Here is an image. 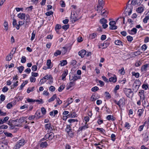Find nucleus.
Instances as JSON below:
<instances>
[{
    "mask_svg": "<svg viewBox=\"0 0 149 149\" xmlns=\"http://www.w3.org/2000/svg\"><path fill=\"white\" fill-rule=\"evenodd\" d=\"M125 104V99L124 98L120 99L118 101L117 105L120 108L123 107Z\"/></svg>",
    "mask_w": 149,
    "mask_h": 149,
    "instance_id": "4",
    "label": "nucleus"
},
{
    "mask_svg": "<svg viewBox=\"0 0 149 149\" xmlns=\"http://www.w3.org/2000/svg\"><path fill=\"white\" fill-rule=\"evenodd\" d=\"M56 97V94H54L53 96L50 99H49L48 100V102H50L52 101H54Z\"/></svg>",
    "mask_w": 149,
    "mask_h": 149,
    "instance_id": "26",
    "label": "nucleus"
},
{
    "mask_svg": "<svg viewBox=\"0 0 149 149\" xmlns=\"http://www.w3.org/2000/svg\"><path fill=\"white\" fill-rule=\"evenodd\" d=\"M141 84V81L139 79L136 80L133 84L132 89L135 92H136Z\"/></svg>",
    "mask_w": 149,
    "mask_h": 149,
    "instance_id": "1",
    "label": "nucleus"
},
{
    "mask_svg": "<svg viewBox=\"0 0 149 149\" xmlns=\"http://www.w3.org/2000/svg\"><path fill=\"white\" fill-rule=\"evenodd\" d=\"M71 130H72V129L70 125H67L66 128L65 129V131L67 132H70Z\"/></svg>",
    "mask_w": 149,
    "mask_h": 149,
    "instance_id": "37",
    "label": "nucleus"
},
{
    "mask_svg": "<svg viewBox=\"0 0 149 149\" xmlns=\"http://www.w3.org/2000/svg\"><path fill=\"white\" fill-rule=\"evenodd\" d=\"M65 88V85H61L60 86L58 89V91L59 92H61Z\"/></svg>",
    "mask_w": 149,
    "mask_h": 149,
    "instance_id": "46",
    "label": "nucleus"
},
{
    "mask_svg": "<svg viewBox=\"0 0 149 149\" xmlns=\"http://www.w3.org/2000/svg\"><path fill=\"white\" fill-rule=\"evenodd\" d=\"M6 145L3 143H0V149H4Z\"/></svg>",
    "mask_w": 149,
    "mask_h": 149,
    "instance_id": "52",
    "label": "nucleus"
},
{
    "mask_svg": "<svg viewBox=\"0 0 149 149\" xmlns=\"http://www.w3.org/2000/svg\"><path fill=\"white\" fill-rule=\"evenodd\" d=\"M80 19V17H78L77 13H74L73 15L71 14L70 16V19L72 22H75Z\"/></svg>",
    "mask_w": 149,
    "mask_h": 149,
    "instance_id": "3",
    "label": "nucleus"
},
{
    "mask_svg": "<svg viewBox=\"0 0 149 149\" xmlns=\"http://www.w3.org/2000/svg\"><path fill=\"white\" fill-rule=\"evenodd\" d=\"M100 22L102 24L104 23H107V20L104 18H103L100 19Z\"/></svg>",
    "mask_w": 149,
    "mask_h": 149,
    "instance_id": "40",
    "label": "nucleus"
},
{
    "mask_svg": "<svg viewBox=\"0 0 149 149\" xmlns=\"http://www.w3.org/2000/svg\"><path fill=\"white\" fill-rule=\"evenodd\" d=\"M34 88V87H32V88H29L27 90V92L28 93H29L33 91V89Z\"/></svg>",
    "mask_w": 149,
    "mask_h": 149,
    "instance_id": "51",
    "label": "nucleus"
},
{
    "mask_svg": "<svg viewBox=\"0 0 149 149\" xmlns=\"http://www.w3.org/2000/svg\"><path fill=\"white\" fill-rule=\"evenodd\" d=\"M144 10V8L143 7H139L136 10L137 12L139 13H141L143 12Z\"/></svg>",
    "mask_w": 149,
    "mask_h": 149,
    "instance_id": "21",
    "label": "nucleus"
},
{
    "mask_svg": "<svg viewBox=\"0 0 149 149\" xmlns=\"http://www.w3.org/2000/svg\"><path fill=\"white\" fill-rule=\"evenodd\" d=\"M68 116L70 118H74L77 116L76 113L74 112H70L69 114L68 115Z\"/></svg>",
    "mask_w": 149,
    "mask_h": 149,
    "instance_id": "18",
    "label": "nucleus"
},
{
    "mask_svg": "<svg viewBox=\"0 0 149 149\" xmlns=\"http://www.w3.org/2000/svg\"><path fill=\"white\" fill-rule=\"evenodd\" d=\"M86 51L84 49H82L79 52V55L81 56L82 58L84 57V56L86 54Z\"/></svg>",
    "mask_w": 149,
    "mask_h": 149,
    "instance_id": "11",
    "label": "nucleus"
},
{
    "mask_svg": "<svg viewBox=\"0 0 149 149\" xmlns=\"http://www.w3.org/2000/svg\"><path fill=\"white\" fill-rule=\"evenodd\" d=\"M25 23L26 24V22H25L24 21L23 22L22 21H20L18 22V24H17V26H16V28L17 30H18L19 29L20 26H21Z\"/></svg>",
    "mask_w": 149,
    "mask_h": 149,
    "instance_id": "19",
    "label": "nucleus"
},
{
    "mask_svg": "<svg viewBox=\"0 0 149 149\" xmlns=\"http://www.w3.org/2000/svg\"><path fill=\"white\" fill-rule=\"evenodd\" d=\"M116 23L115 21H111L109 23L110 26V29L111 30H115L117 29V26L115 25Z\"/></svg>",
    "mask_w": 149,
    "mask_h": 149,
    "instance_id": "5",
    "label": "nucleus"
},
{
    "mask_svg": "<svg viewBox=\"0 0 149 149\" xmlns=\"http://www.w3.org/2000/svg\"><path fill=\"white\" fill-rule=\"evenodd\" d=\"M148 86L149 85L148 84H143L142 86V88L144 90H146L147 89H149Z\"/></svg>",
    "mask_w": 149,
    "mask_h": 149,
    "instance_id": "32",
    "label": "nucleus"
},
{
    "mask_svg": "<svg viewBox=\"0 0 149 149\" xmlns=\"http://www.w3.org/2000/svg\"><path fill=\"white\" fill-rule=\"evenodd\" d=\"M131 3L134 6H135L136 4L140 5V3H137L136 0H132Z\"/></svg>",
    "mask_w": 149,
    "mask_h": 149,
    "instance_id": "55",
    "label": "nucleus"
},
{
    "mask_svg": "<svg viewBox=\"0 0 149 149\" xmlns=\"http://www.w3.org/2000/svg\"><path fill=\"white\" fill-rule=\"evenodd\" d=\"M109 81L110 82H115L116 81L117 78L116 76L114 75V77H112L109 78Z\"/></svg>",
    "mask_w": 149,
    "mask_h": 149,
    "instance_id": "23",
    "label": "nucleus"
},
{
    "mask_svg": "<svg viewBox=\"0 0 149 149\" xmlns=\"http://www.w3.org/2000/svg\"><path fill=\"white\" fill-rule=\"evenodd\" d=\"M115 44L118 45H122V42L120 40H115L114 42Z\"/></svg>",
    "mask_w": 149,
    "mask_h": 149,
    "instance_id": "33",
    "label": "nucleus"
},
{
    "mask_svg": "<svg viewBox=\"0 0 149 149\" xmlns=\"http://www.w3.org/2000/svg\"><path fill=\"white\" fill-rule=\"evenodd\" d=\"M41 111L43 115H45L46 114V111L45 108L43 107H42L41 108Z\"/></svg>",
    "mask_w": 149,
    "mask_h": 149,
    "instance_id": "62",
    "label": "nucleus"
},
{
    "mask_svg": "<svg viewBox=\"0 0 149 149\" xmlns=\"http://www.w3.org/2000/svg\"><path fill=\"white\" fill-rule=\"evenodd\" d=\"M49 79H50V82L51 83H52L53 82V78L51 75L47 74L46 75L42 78V80H46Z\"/></svg>",
    "mask_w": 149,
    "mask_h": 149,
    "instance_id": "8",
    "label": "nucleus"
},
{
    "mask_svg": "<svg viewBox=\"0 0 149 149\" xmlns=\"http://www.w3.org/2000/svg\"><path fill=\"white\" fill-rule=\"evenodd\" d=\"M149 19V17L148 16H146L145 18L143 19V22L144 23H146L147 21Z\"/></svg>",
    "mask_w": 149,
    "mask_h": 149,
    "instance_id": "56",
    "label": "nucleus"
},
{
    "mask_svg": "<svg viewBox=\"0 0 149 149\" xmlns=\"http://www.w3.org/2000/svg\"><path fill=\"white\" fill-rule=\"evenodd\" d=\"M24 121V118H20L19 119H16L15 120H13V122H18V123H19L18 124H19L21 125V124L22 123H23Z\"/></svg>",
    "mask_w": 149,
    "mask_h": 149,
    "instance_id": "20",
    "label": "nucleus"
},
{
    "mask_svg": "<svg viewBox=\"0 0 149 149\" xmlns=\"http://www.w3.org/2000/svg\"><path fill=\"white\" fill-rule=\"evenodd\" d=\"M10 128L11 129H14L15 127V126H17V127H20L21 126V125L20 124H16L15 125H13L12 124V125L11 126H10Z\"/></svg>",
    "mask_w": 149,
    "mask_h": 149,
    "instance_id": "50",
    "label": "nucleus"
},
{
    "mask_svg": "<svg viewBox=\"0 0 149 149\" xmlns=\"http://www.w3.org/2000/svg\"><path fill=\"white\" fill-rule=\"evenodd\" d=\"M13 81V84L11 86V89H13L15 87H16L18 85V81Z\"/></svg>",
    "mask_w": 149,
    "mask_h": 149,
    "instance_id": "24",
    "label": "nucleus"
},
{
    "mask_svg": "<svg viewBox=\"0 0 149 149\" xmlns=\"http://www.w3.org/2000/svg\"><path fill=\"white\" fill-rule=\"evenodd\" d=\"M12 55L10 54L8 55L6 57V60L8 61H10L12 58Z\"/></svg>",
    "mask_w": 149,
    "mask_h": 149,
    "instance_id": "44",
    "label": "nucleus"
},
{
    "mask_svg": "<svg viewBox=\"0 0 149 149\" xmlns=\"http://www.w3.org/2000/svg\"><path fill=\"white\" fill-rule=\"evenodd\" d=\"M130 125L128 122H126L125 125V127L127 129H129L130 128Z\"/></svg>",
    "mask_w": 149,
    "mask_h": 149,
    "instance_id": "58",
    "label": "nucleus"
},
{
    "mask_svg": "<svg viewBox=\"0 0 149 149\" xmlns=\"http://www.w3.org/2000/svg\"><path fill=\"white\" fill-rule=\"evenodd\" d=\"M26 17V19L25 21H24V22H26V25H28L29 24V22H30V17L29 15H25V17Z\"/></svg>",
    "mask_w": 149,
    "mask_h": 149,
    "instance_id": "17",
    "label": "nucleus"
},
{
    "mask_svg": "<svg viewBox=\"0 0 149 149\" xmlns=\"http://www.w3.org/2000/svg\"><path fill=\"white\" fill-rule=\"evenodd\" d=\"M75 84V83L74 81L71 80V81L67 84L66 89L68 90L69 89L71 88L74 86Z\"/></svg>",
    "mask_w": 149,
    "mask_h": 149,
    "instance_id": "7",
    "label": "nucleus"
},
{
    "mask_svg": "<svg viewBox=\"0 0 149 149\" xmlns=\"http://www.w3.org/2000/svg\"><path fill=\"white\" fill-rule=\"evenodd\" d=\"M5 135L7 137H13V134L10 133L6 132L5 133Z\"/></svg>",
    "mask_w": 149,
    "mask_h": 149,
    "instance_id": "61",
    "label": "nucleus"
},
{
    "mask_svg": "<svg viewBox=\"0 0 149 149\" xmlns=\"http://www.w3.org/2000/svg\"><path fill=\"white\" fill-rule=\"evenodd\" d=\"M127 38L128 41L131 42L133 40V37L130 36H128L127 37Z\"/></svg>",
    "mask_w": 149,
    "mask_h": 149,
    "instance_id": "60",
    "label": "nucleus"
},
{
    "mask_svg": "<svg viewBox=\"0 0 149 149\" xmlns=\"http://www.w3.org/2000/svg\"><path fill=\"white\" fill-rule=\"evenodd\" d=\"M97 81H98L99 83L100 84L99 85L100 86L102 87L104 85V83L103 81L100 80H97L96 81L97 82Z\"/></svg>",
    "mask_w": 149,
    "mask_h": 149,
    "instance_id": "53",
    "label": "nucleus"
},
{
    "mask_svg": "<svg viewBox=\"0 0 149 149\" xmlns=\"http://www.w3.org/2000/svg\"><path fill=\"white\" fill-rule=\"evenodd\" d=\"M68 73V72L67 71H64L62 75V80L64 79L66 75H67Z\"/></svg>",
    "mask_w": 149,
    "mask_h": 149,
    "instance_id": "31",
    "label": "nucleus"
},
{
    "mask_svg": "<svg viewBox=\"0 0 149 149\" xmlns=\"http://www.w3.org/2000/svg\"><path fill=\"white\" fill-rule=\"evenodd\" d=\"M61 28V25L59 24H56L55 27V29L56 32H58V30Z\"/></svg>",
    "mask_w": 149,
    "mask_h": 149,
    "instance_id": "36",
    "label": "nucleus"
},
{
    "mask_svg": "<svg viewBox=\"0 0 149 149\" xmlns=\"http://www.w3.org/2000/svg\"><path fill=\"white\" fill-rule=\"evenodd\" d=\"M144 91L143 90H140L139 91L138 95L139 96L140 100L143 101L145 99Z\"/></svg>",
    "mask_w": 149,
    "mask_h": 149,
    "instance_id": "6",
    "label": "nucleus"
},
{
    "mask_svg": "<svg viewBox=\"0 0 149 149\" xmlns=\"http://www.w3.org/2000/svg\"><path fill=\"white\" fill-rule=\"evenodd\" d=\"M17 143L20 146H22L25 144V140L24 139H21L19 140Z\"/></svg>",
    "mask_w": 149,
    "mask_h": 149,
    "instance_id": "28",
    "label": "nucleus"
},
{
    "mask_svg": "<svg viewBox=\"0 0 149 149\" xmlns=\"http://www.w3.org/2000/svg\"><path fill=\"white\" fill-rule=\"evenodd\" d=\"M97 36V33H93L90 35L89 38L91 39H93L95 38Z\"/></svg>",
    "mask_w": 149,
    "mask_h": 149,
    "instance_id": "30",
    "label": "nucleus"
},
{
    "mask_svg": "<svg viewBox=\"0 0 149 149\" xmlns=\"http://www.w3.org/2000/svg\"><path fill=\"white\" fill-rule=\"evenodd\" d=\"M48 134V139L49 140H52L54 136V133L52 132H50L49 133H47Z\"/></svg>",
    "mask_w": 149,
    "mask_h": 149,
    "instance_id": "13",
    "label": "nucleus"
},
{
    "mask_svg": "<svg viewBox=\"0 0 149 149\" xmlns=\"http://www.w3.org/2000/svg\"><path fill=\"white\" fill-rule=\"evenodd\" d=\"M143 140L145 142L147 141L148 140V135L147 134H145L144 135Z\"/></svg>",
    "mask_w": 149,
    "mask_h": 149,
    "instance_id": "39",
    "label": "nucleus"
},
{
    "mask_svg": "<svg viewBox=\"0 0 149 149\" xmlns=\"http://www.w3.org/2000/svg\"><path fill=\"white\" fill-rule=\"evenodd\" d=\"M8 127L7 125H2L0 126V129H7Z\"/></svg>",
    "mask_w": 149,
    "mask_h": 149,
    "instance_id": "63",
    "label": "nucleus"
},
{
    "mask_svg": "<svg viewBox=\"0 0 149 149\" xmlns=\"http://www.w3.org/2000/svg\"><path fill=\"white\" fill-rule=\"evenodd\" d=\"M81 78L80 76H77V75H74L73 77V79L72 80L74 81L75 82V81L78 79H80Z\"/></svg>",
    "mask_w": 149,
    "mask_h": 149,
    "instance_id": "34",
    "label": "nucleus"
},
{
    "mask_svg": "<svg viewBox=\"0 0 149 149\" xmlns=\"http://www.w3.org/2000/svg\"><path fill=\"white\" fill-rule=\"evenodd\" d=\"M73 100L72 98H70L68 99V104L66 105V107L68 106L69 104L73 102Z\"/></svg>",
    "mask_w": 149,
    "mask_h": 149,
    "instance_id": "45",
    "label": "nucleus"
},
{
    "mask_svg": "<svg viewBox=\"0 0 149 149\" xmlns=\"http://www.w3.org/2000/svg\"><path fill=\"white\" fill-rule=\"evenodd\" d=\"M133 76H134L136 78H138L139 76V74L138 72L136 73L135 72H132Z\"/></svg>",
    "mask_w": 149,
    "mask_h": 149,
    "instance_id": "42",
    "label": "nucleus"
},
{
    "mask_svg": "<svg viewBox=\"0 0 149 149\" xmlns=\"http://www.w3.org/2000/svg\"><path fill=\"white\" fill-rule=\"evenodd\" d=\"M137 29L135 28H133L131 30H128L127 32L131 35H135L137 33Z\"/></svg>",
    "mask_w": 149,
    "mask_h": 149,
    "instance_id": "10",
    "label": "nucleus"
},
{
    "mask_svg": "<svg viewBox=\"0 0 149 149\" xmlns=\"http://www.w3.org/2000/svg\"><path fill=\"white\" fill-rule=\"evenodd\" d=\"M51 60L50 59H48L47 61V66H48V68H51L52 66H51Z\"/></svg>",
    "mask_w": 149,
    "mask_h": 149,
    "instance_id": "35",
    "label": "nucleus"
},
{
    "mask_svg": "<svg viewBox=\"0 0 149 149\" xmlns=\"http://www.w3.org/2000/svg\"><path fill=\"white\" fill-rule=\"evenodd\" d=\"M144 111L143 109H139L138 110V114L139 117H140L142 116Z\"/></svg>",
    "mask_w": 149,
    "mask_h": 149,
    "instance_id": "29",
    "label": "nucleus"
},
{
    "mask_svg": "<svg viewBox=\"0 0 149 149\" xmlns=\"http://www.w3.org/2000/svg\"><path fill=\"white\" fill-rule=\"evenodd\" d=\"M61 52V51L57 50L54 53V55L56 56H57L58 55H60Z\"/></svg>",
    "mask_w": 149,
    "mask_h": 149,
    "instance_id": "43",
    "label": "nucleus"
},
{
    "mask_svg": "<svg viewBox=\"0 0 149 149\" xmlns=\"http://www.w3.org/2000/svg\"><path fill=\"white\" fill-rule=\"evenodd\" d=\"M21 146L17 143L15 146L14 147L13 149H19Z\"/></svg>",
    "mask_w": 149,
    "mask_h": 149,
    "instance_id": "64",
    "label": "nucleus"
},
{
    "mask_svg": "<svg viewBox=\"0 0 149 149\" xmlns=\"http://www.w3.org/2000/svg\"><path fill=\"white\" fill-rule=\"evenodd\" d=\"M45 128L46 130H48L50 131H51L53 130L52 128L51 124L50 123L46 124L45 125Z\"/></svg>",
    "mask_w": 149,
    "mask_h": 149,
    "instance_id": "9",
    "label": "nucleus"
},
{
    "mask_svg": "<svg viewBox=\"0 0 149 149\" xmlns=\"http://www.w3.org/2000/svg\"><path fill=\"white\" fill-rule=\"evenodd\" d=\"M47 143L46 141H45L42 142L40 144V146L42 148H44L47 147Z\"/></svg>",
    "mask_w": 149,
    "mask_h": 149,
    "instance_id": "25",
    "label": "nucleus"
},
{
    "mask_svg": "<svg viewBox=\"0 0 149 149\" xmlns=\"http://www.w3.org/2000/svg\"><path fill=\"white\" fill-rule=\"evenodd\" d=\"M3 25L5 27V29L7 31L8 29V24L6 21H5L4 22Z\"/></svg>",
    "mask_w": 149,
    "mask_h": 149,
    "instance_id": "41",
    "label": "nucleus"
},
{
    "mask_svg": "<svg viewBox=\"0 0 149 149\" xmlns=\"http://www.w3.org/2000/svg\"><path fill=\"white\" fill-rule=\"evenodd\" d=\"M17 17L21 19H24L25 17V14L24 13H19L18 14Z\"/></svg>",
    "mask_w": 149,
    "mask_h": 149,
    "instance_id": "16",
    "label": "nucleus"
},
{
    "mask_svg": "<svg viewBox=\"0 0 149 149\" xmlns=\"http://www.w3.org/2000/svg\"><path fill=\"white\" fill-rule=\"evenodd\" d=\"M97 130H99L103 134H104L105 132V130L102 128H97Z\"/></svg>",
    "mask_w": 149,
    "mask_h": 149,
    "instance_id": "49",
    "label": "nucleus"
},
{
    "mask_svg": "<svg viewBox=\"0 0 149 149\" xmlns=\"http://www.w3.org/2000/svg\"><path fill=\"white\" fill-rule=\"evenodd\" d=\"M98 5L100 6H103L104 4V1L103 0H98Z\"/></svg>",
    "mask_w": 149,
    "mask_h": 149,
    "instance_id": "47",
    "label": "nucleus"
},
{
    "mask_svg": "<svg viewBox=\"0 0 149 149\" xmlns=\"http://www.w3.org/2000/svg\"><path fill=\"white\" fill-rule=\"evenodd\" d=\"M108 14V12L104 9H103L101 12V15L102 16L104 17H107V15Z\"/></svg>",
    "mask_w": 149,
    "mask_h": 149,
    "instance_id": "15",
    "label": "nucleus"
},
{
    "mask_svg": "<svg viewBox=\"0 0 149 149\" xmlns=\"http://www.w3.org/2000/svg\"><path fill=\"white\" fill-rule=\"evenodd\" d=\"M110 43L106 41H105V42L103 43H101V45L102 47H103V49L106 48L109 45Z\"/></svg>",
    "mask_w": 149,
    "mask_h": 149,
    "instance_id": "14",
    "label": "nucleus"
},
{
    "mask_svg": "<svg viewBox=\"0 0 149 149\" xmlns=\"http://www.w3.org/2000/svg\"><path fill=\"white\" fill-rule=\"evenodd\" d=\"M99 88L97 86H95L91 88V91L93 92H95L98 90Z\"/></svg>",
    "mask_w": 149,
    "mask_h": 149,
    "instance_id": "54",
    "label": "nucleus"
},
{
    "mask_svg": "<svg viewBox=\"0 0 149 149\" xmlns=\"http://www.w3.org/2000/svg\"><path fill=\"white\" fill-rule=\"evenodd\" d=\"M67 64V62L66 60H63L60 61V63L59 65L61 66H62L66 65Z\"/></svg>",
    "mask_w": 149,
    "mask_h": 149,
    "instance_id": "27",
    "label": "nucleus"
},
{
    "mask_svg": "<svg viewBox=\"0 0 149 149\" xmlns=\"http://www.w3.org/2000/svg\"><path fill=\"white\" fill-rule=\"evenodd\" d=\"M123 91L127 97L130 98L133 97L134 93L131 89L125 88H124Z\"/></svg>",
    "mask_w": 149,
    "mask_h": 149,
    "instance_id": "2",
    "label": "nucleus"
},
{
    "mask_svg": "<svg viewBox=\"0 0 149 149\" xmlns=\"http://www.w3.org/2000/svg\"><path fill=\"white\" fill-rule=\"evenodd\" d=\"M17 69L20 73H22L24 69V66H21L17 67Z\"/></svg>",
    "mask_w": 149,
    "mask_h": 149,
    "instance_id": "38",
    "label": "nucleus"
},
{
    "mask_svg": "<svg viewBox=\"0 0 149 149\" xmlns=\"http://www.w3.org/2000/svg\"><path fill=\"white\" fill-rule=\"evenodd\" d=\"M78 120L77 119H70L68 120V122L70 123H72L75 122H77Z\"/></svg>",
    "mask_w": 149,
    "mask_h": 149,
    "instance_id": "48",
    "label": "nucleus"
},
{
    "mask_svg": "<svg viewBox=\"0 0 149 149\" xmlns=\"http://www.w3.org/2000/svg\"><path fill=\"white\" fill-rule=\"evenodd\" d=\"M148 64H146L142 66L141 67V70L142 71H146L147 70V68L148 67Z\"/></svg>",
    "mask_w": 149,
    "mask_h": 149,
    "instance_id": "22",
    "label": "nucleus"
},
{
    "mask_svg": "<svg viewBox=\"0 0 149 149\" xmlns=\"http://www.w3.org/2000/svg\"><path fill=\"white\" fill-rule=\"evenodd\" d=\"M111 140L114 141H115L116 139V135L114 134H112L111 135Z\"/></svg>",
    "mask_w": 149,
    "mask_h": 149,
    "instance_id": "57",
    "label": "nucleus"
},
{
    "mask_svg": "<svg viewBox=\"0 0 149 149\" xmlns=\"http://www.w3.org/2000/svg\"><path fill=\"white\" fill-rule=\"evenodd\" d=\"M35 115L36 116V119H38L42 117L41 114L39 111H37L35 113Z\"/></svg>",
    "mask_w": 149,
    "mask_h": 149,
    "instance_id": "12",
    "label": "nucleus"
},
{
    "mask_svg": "<svg viewBox=\"0 0 149 149\" xmlns=\"http://www.w3.org/2000/svg\"><path fill=\"white\" fill-rule=\"evenodd\" d=\"M26 61V58L25 56H22L21 60V62L22 63H24Z\"/></svg>",
    "mask_w": 149,
    "mask_h": 149,
    "instance_id": "59",
    "label": "nucleus"
}]
</instances>
